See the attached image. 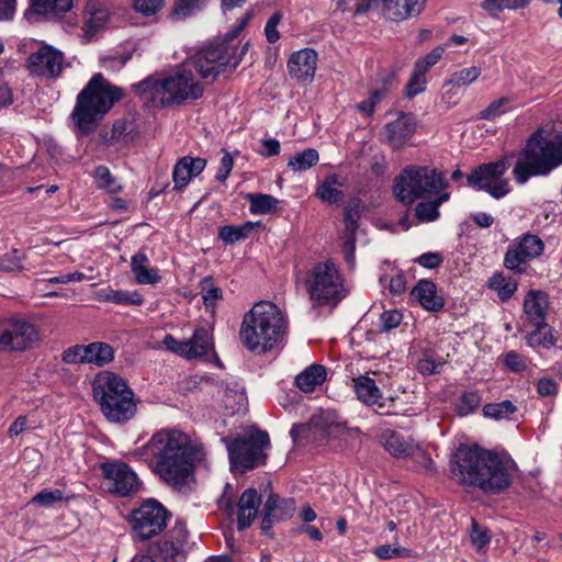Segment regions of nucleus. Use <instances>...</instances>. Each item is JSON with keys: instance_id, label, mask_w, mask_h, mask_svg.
<instances>
[{"instance_id": "nucleus-28", "label": "nucleus", "mask_w": 562, "mask_h": 562, "mask_svg": "<svg viewBox=\"0 0 562 562\" xmlns=\"http://www.w3.org/2000/svg\"><path fill=\"white\" fill-rule=\"evenodd\" d=\"M425 0H383V14L391 21H402L418 15Z\"/></svg>"}, {"instance_id": "nucleus-44", "label": "nucleus", "mask_w": 562, "mask_h": 562, "mask_svg": "<svg viewBox=\"0 0 562 562\" xmlns=\"http://www.w3.org/2000/svg\"><path fill=\"white\" fill-rule=\"evenodd\" d=\"M200 289L205 307L213 311L223 299L222 290L214 285L212 277H204L200 281Z\"/></svg>"}, {"instance_id": "nucleus-54", "label": "nucleus", "mask_w": 562, "mask_h": 562, "mask_svg": "<svg viewBox=\"0 0 562 562\" xmlns=\"http://www.w3.org/2000/svg\"><path fill=\"white\" fill-rule=\"evenodd\" d=\"M403 319V315L397 310L384 311L380 316V329L383 333H389L396 328Z\"/></svg>"}, {"instance_id": "nucleus-8", "label": "nucleus", "mask_w": 562, "mask_h": 562, "mask_svg": "<svg viewBox=\"0 0 562 562\" xmlns=\"http://www.w3.org/2000/svg\"><path fill=\"white\" fill-rule=\"evenodd\" d=\"M222 441L227 447L232 467L240 472L252 470L266 462L270 439L263 430H250L232 441L227 438H222Z\"/></svg>"}, {"instance_id": "nucleus-61", "label": "nucleus", "mask_w": 562, "mask_h": 562, "mask_svg": "<svg viewBox=\"0 0 562 562\" xmlns=\"http://www.w3.org/2000/svg\"><path fill=\"white\" fill-rule=\"evenodd\" d=\"M165 0H134L136 11L145 14H155L162 5Z\"/></svg>"}, {"instance_id": "nucleus-38", "label": "nucleus", "mask_w": 562, "mask_h": 562, "mask_svg": "<svg viewBox=\"0 0 562 562\" xmlns=\"http://www.w3.org/2000/svg\"><path fill=\"white\" fill-rule=\"evenodd\" d=\"M481 68L471 66L462 68L451 74L450 78L445 81V87H449L447 94H454L457 89L468 87L479 79L481 76Z\"/></svg>"}, {"instance_id": "nucleus-42", "label": "nucleus", "mask_w": 562, "mask_h": 562, "mask_svg": "<svg viewBox=\"0 0 562 562\" xmlns=\"http://www.w3.org/2000/svg\"><path fill=\"white\" fill-rule=\"evenodd\" d=\"M319 160L318 151L314 148H307L302 153H297L293 156L289 162L288 167L292 169L294 172H302L314 167Z\"/></svg>"}, {"instance_id": "nucleus-48", "label": "nucleus", "mask_w": 562, "mask_h": 562, "mask_svg": "<svg viewBox=\"0 0 562 562\" xmlns=\"http://www.w3.org/2000/svg\"><path fill=\"white\" fill-rule=\"evenodd\" d=\"M516 412L513 402L505 400L499 403H490L484 405L483 414L485 417L502 419Z\"/></svg>"}, {"instance_id": "nucleus-3", "label": "nucleus", "mask_w": 562, "mask_h": 562, "mask_svg": "<svg viewBox=\"0 0 562 562\" xmlns=\"http://www.w3.org/2000/svg\"><path fill=\"white\" fill-rule=\"evenodd\" d=\"M285 328L281 310L271 302L261 301L245 314L239 336L250 351L266 352L282 339Z\"/></svg>"}, {"instance_id": "nucleus-24", "label": "nucleus", "mask_w": 562, "mask_h": 562, "mask_svg": "<svg viewBox=\"0 0 562 562\" xmlns=\"http://www.w3.org/2000/svg\"><path fill=\"white\" fill-rule=\"evenodd\" d=\"M416 119L412 113L401 112L396 120L383 127L385 143L393 149L403 147L416 131Z\"/></svg>"}, {"instance_id": "nucleus-22", "label": "nucleus", "mask_w": 562, "mask_h": 562, "mask_svg": "<svg viewBox=\"0 0 562 562\" xmlns=\"http://www.w3.org/2000/svg\"><path fill=\"white\" fill-rule=\"evenodd\" d=\"M24 18L29 21H50L64 18L74 8V0H27Z\"/></svg>"}, {"instance_id": "nucleus-36", "label": "nucleus", "mask_w": 562, "mask_h": 562, "mask_svg": "<svg viewBox=\"0 0 562 562\" xmlns=\"http://www.w3.org/2000/svg\"><path fill=\"white\" fill-rule=\"evenodd\" d=\"M385 449L397 458H408L416 451L417 443L411 437L391 431L384 440Z\"/></svg>"}, {"instance_id": "nucleus-30", "label": "nucleus", "mask_w": 562, "mask_h": 562, "mask_svg": "<svg viewBox=\"0 0 562 562\" xmlns=\"http://www.w3.org/2000/svg\"><path fill=\"white\" fill-rule=\"evenodd\" d=\"M423 308L430 312H439L445 305L442 296L437 294V286L432 281L419 280L411 292Z\"/></svg>"}, {"instance_id": "nucleus-34", "label": "nucleus", "mask_w": 562, "mask_h": 562, "mask_svg": "<svg viewBox=\"0 0 562 562\" xmlns=\"http://www.w3.org/2000/svg\"><path fill=\"white\" fill-rule=\"evenodd\" d=\"M418 173L422 176L420 184L423 198L437 194L448 187L445 175L441 171H438L436 168L418 166Z\"/></svg>"}, {"instance_id": "nucleus-64", "label": "nucleus", "mask_w": 562, "mask_h": 562, "mask_svg": "<svg viewBox=\"0 0 562 562\" xmlns=\"http://www.w3.org/2000/svg\"><path fill=\"white\" fill-rule=\"evenodd\" d=\"M233 166H234L233 157L227 151H225L224 156L221 159V166L215 176L216 180H218L221 182L225 181L227 179V177L229 176V173L233 169Z\"/></svg>"}, {"instance_id": "nucleus-15", "label": "nucleus", "mask_w": 562, "mask_h": 562, "mask_svg": "<svg viewBox=\"0 0 562 562\" xmlns=\"http://www.w3.org/2000/svg\"><path fill=\"white\" fill-rule=\"evenodd\" d=\"M543 250L544 243L539 236L530 233L522 234L508 247L504 266L512 271L522 273L525 271L522 266L539 258Z\"/></svg>"}, {"instance_id": "nucleus-55", "label": "nucleus", "mask_w": 562, "mask_h": 562, "mask_svg": "<svg viewBox=\"0 0 562 562\" xmlns=\"http://www.w3.org/2000/svg\"><path fill=\"white\" fill-rule=\"evenodd\" d=\"M415 214L420 221L431 222L439 216V211L436 203L428 201L418 203Z\"/></svg>"}, {"instance_id": "nucleus-12", "label": "nucleus", "mask_w": 562, "mask_h": 562, "mask_svg": "<svg viewBox=\"0 0 562 562\" xmlns=\"http://www.w3.org/2000/svg\"><path fill=\"white\" fill-rule=\"evenodd\" d=\"M508 167L507 157L482 164L468 175V184L475 190L486 191L494 199H501L509 192L508 180L504 177Z\"/></svg>"}, {"instance_id": "nucleus-20", "label": "nucleus", "mask_w": 562, "mask_h": 562, "mask_svg": "<svg viewBox=\"0 0 562 562\" xmlns=\"http://www.w3.org/2000/svg\"><path fill=\"white\" fill-rule=\"evenodd\" d=\"M418 172V166H408L395 178L393 193L406 206L412 205L418 199H423L422 176Z\"/></svg>"}, {"instance_id": "nucleus-19", "label": "nucleus", "mask_w": 562, "mask_h": 562, "mask_svg": "<svg viewBox=\"0 0 562 562\" xmlns=\"http://www.w3.org/2000/svg\"><path fill=\"white\" fill-rule=\"evenodd\" d=\"M64 64L63 54L52 46L44 45L27 58V68L31 74L56 78L60 75Z\"/></svg>"}, {"instance_id": "nucleus-18", "label": "nucleus", "mask_w": 562, "mask_h": 562, "mask_svg": "<svg viewBox=\"0 0 562 562\" xmlns=\"http://www.w3.org/2000/svg\"><path fill=\"white\" fill-rule=\"evenodd\" d=\"M164 344L168 350L187 359H195L205 356L213 349V340L206 328H196L191 338L178 340L172 335H166Z\"/></svg>"}, {"instance_id": "nucleus-1", "label": "nucleus", "mask_w": 562, "mask_h": 562, "mask_svg": "<svg viewBox=\"0 0 562 562\" xmlns=\"http://www.w3.org/2000/svg\"><path fill=\"white\" fill-rule=\"evenodd\" d=\"M132 456L145 461L165 482L180 484L190 475L193 463L204 457V452L184 432L160 430L146 445L134 450Z\"/></svg>"}, {"instance_id": "nucleus-51", "label": "nucleus", "mask_w": 562, "mask_h": 562, "mask_svg": "<svg viewBox=\"0 0 562 562\" xmlns=\"http://www.w3.org/2000/svg\"><path fill=\"white\" fill-rule=\"evenodd\" d=\"M510 98L502 97L497 100H494L488 104V106L480 112L479 117L483 120H494L501 114L507 111V106L510 103Z\"/></svg>"}, {"instance_id": "nucleus-58", "label": "nucleus", "mask_w": 562, "mask_h": 562, "mask_svg": "<svg viewBox=\"0 0 562 562\" xmlns=\"http://www.w3.org/2000/svg\"><path fill=\"white\" fill-rule=\"evenodd\" d=\"M201 0H177L172 15L179 19L187 18L199 8Z\"/></svg>"}, {"instance_id": "nucleus-50", "label": "nucleus", "mask_w": 562, "mask_h": 562, "mask_svg": "<svg viewBox=\"0 0 562 562\" xmlns=\"http://www.w3.org/2000/svg\"><path fill=\"white\" fill-rule=\"evenodd\" d=\"M481 404V396L477 392H467L460 396L457 404V412L460 416L473 413Z\"/></svg>"}, {"instance_id": "nucleus-52", "label": "nucleus", "mask_w": 562, "mask_h": 562, "mask_svg": "<svg viewBox=\"0 0 562 562\" xmlns=\"http://www.w3.org/2000/svg\"><path fill=\"white\" fill-rule=\"evenodd\" d=\"M63 499V493L59 490H42L37 493L32 499V504H36L42 507H49L55 503H58Z\"/></svg>"}, {"instance_id": "nucleus-17", "label": "nucleus", "mask_w": 562, "mask_h": 562, "mask_svg": "<svg viewBox=\"0 0 562 562\" xmlns=\"http://www.w3.org/2000/svg\"><path fill=\"white\" fill-rule=\"evenodd\" d=\"M100 469L109 493L124 497L138 491L139 480L128 464L121 461L105 462Z\"/></svg>"}, {"instance_id": "nucleus-43", "label": "nucleus", "mask_w": 562, "mask_h": 562, "mask_svg": "<svg viewBox=\"0 0 562 562\" xmlns=\"http://www.w3.org/2000/svg\"><path fill=\"white\" fill-rule=\"evenodd\" d=\"M488 286L496 291L502 301H507L517 290V282L503 274H494L490 281Z\"/></svg>"}, {"instance_id": "nucleus-37", "label": "nucleus", "mask_w": 562, "mask_h": 562, "mask_svg": "<svg viewBox=\"0 0 562 562\" xmlns=\"http://www.w3.org/2000/svg\"><path fill=\"white\" fill-rule=\"evenodd\" d=\"M325 379V368L321 364H312L295 378V384L301 391L310 393L313 392L317 385H321Z\"/></svg>"}, {"instance_id": "nucleus-47", "label": "nucleus", "mask_w": 562, "mask_h": 562, "mask_svg": "<svg viewBox=\"0 0 562 562\" xmlns=\"http://www.w3.org/2000/svg\"><path fill=\"white\" fill-rule=\"evenodd\" d=\"M531 0H484L481 7L491 14L496 15L501 11L516 10L527 7Z\"/></svg>"}, {"instance_id": "nucleus-29", "label": "nucleus", "mask_w": 562, "mask_h": 562, "mask_svg": "<svg viewBox=\"0 0 562 562\" xmlns=\"http://www.w3.org/2000/svg\"><path fill=\"white\" fill-rule=\"evenodd\" d=\"M548 310V295L538 290H530L524 300V313L530 325L546 323Z\"/></svg>"}, {"instance_id": "nucleus-14", "label": "nucleus", "mask_w": 562, "mask_h": 562, "mask_svg": "<svg viewBox=\"0 0 562 562\" xmlns=\"http://www.w3.org/2000/svg\"><path fill=\"white\" fill-rule=\"evenodd\" d=\"M40 339L38 331L32 323L22 318L0 321V351H24L32 348Z\"/></svg>"}, {"instance_id": "nucleus-31", "label": "nucleus", "mask_w": 562, "mask_h": 562, "mask_svg": "<svg viewBox=\"0 0 562 562\" xmlns=\"http://www.w3.org/2000/svg\"><path fill=\"white\" fill-rule=\"evenodd\" d=\"M149 259L143 251L136 252L131 258V271L134 276L135 281L138 284H157L160 282L161 277L158 270L148 267Z\"/></svg>"}, {"instance_id": "nucleus-45", "label": "nucleus", "mask_w": 562, "mask_h": 562, "mask_svg": "<svg viewBox=\"0 0 562 562\" xmlns=\"http://www.w3.org/2000/svg\"><path fill=\"white\" fill-rule=\"evenodd\" d=\"M95 184L99 189H103L109 193H117L122 186L119 180L112 176L110 169L105 166H98L94 169Z\"/></svg>"}, {"instance_id": "nucleus-25", "label": "nucleus", "mask_w": 562, "mask_h": 562, "mask_svg": "<svg viewBox=\"0 0 562 562\" xmlns=\"http://www.w3.org/2000/svg\"><path fill=\"white\" fill-rule=\"evenodd\" d=\"M294 513L295 502L293 498H281L277 494L270 493L263 505L261 530L268 533L274 522L290 519Z\"/></svg>"}, {"instance_id": "nucleus-40", "label": "nucleus", "mask_w": 562, "mask_h": 562, "mask_svg": "<svg viewBox=\"0 0 562 562\" xmlns=\"http://www.w3.org/2000/svg\"><path fill=\"white\" fill-rule=\"evenodd\" d=\"M257 224L247 222L239 226L226 225L220 228L218 236L226 244H234L249 237Z\"/></svg>"}, {"instance_id": "nucleus-46", "label": "nucleus", "mask_w": 562, "mask_h": 562, "mask_svg": "<svg viewBox=\"0 0 562 562\" xmlns=\"http://www.w3.org/2000/svg\"><path fill=\"white\" fill-rule=\"evenodd\" d=\"M535 329L526 337L529 346L551 347L554 345L552 328L547 324L533 325Z\"/></svg>"}, {"instance_id": "nucleus-32", "label": "nucleus", "mask_w": 562, "mask_h": 562, "mask_svg": "<svg viewBox=\"0 0 562 562\" xmlns=\"http://www.w3.org/2000/svg\"><path fill=\"white\" fill-rule=\"evenodd\" d=\"M346 184V178L330 173L325 177L323 182L316 189V196L330 204H336L342 201L344 192L339 188Z\"/></svg>"}, {"instance_id": "nucleus-60", "label": "nucleus", "mask_w": 562, "mask_h": 562, "mask_svg": "<svg viewBox=\"0 0 562 562\" xmlns=\"http://www.w3.org/2000/svg\"><path fill=\"white\" fill-rule=\"evenodd\" d=\"M342 246L341 250L344 254V258L349 266V268H353L356 263V236L347 235L342 236Z\"/></svg>"}, {"instance_id": "nucleus-5", "label": "nucleus", "mask_w": 562, "mask_h": 562, "mask_svg": "<svg viewBox=\"0 0 562 562\" xmlns=\"http://www.w3.org/2000/svg\"><path fill=\"white\" fill-rule=\"evenodd\" d=\"M122 98V90L101 74L94 75L77 97L72 120L83 134L97 128L98 122Z\"/></svg>"}, {"instance_id": "nucleus-2", "label": "nucleus", "mask_w": 562, "mask_h": 562, "mask_svg": "<svg viewBox=\"0 0 562 562\" xmlns=\"http://www.w3.org/2000/svg\"><path fill=\"white\" fill-rule=\"evenodd\" d=\"M251 18L252 12H246L237 26L226 33L223 38L205 44L186 64V67L192 66L207 83L214 82L225 71L235 70L249 48V42L241 43L238 35Z\"/></svg>"}, {"instance_id": "nucleus-39", "label": "nucleus", "mask_w": 562, "mask_h": 562, "mask_svg": "<svg viewBox=\"0 0 562 562\" xmlns=\"http://www.w3.org/2000/svg\"><path fill=\"white\" fill-rule=\"evenodd\" d=\"M246 199L250 204L249 211L252 214H269L273 212L279 204V200L270 194L248 193Z\"/></svg>"}, {"instance_id": "nucleus-63", "label": "nucleus", "mask_w": 562, "mask_h": 562, "mask_svg": "<svg viewBox=\"0 0 562 562\" xmlns=\"http://www.w3.org/2000/svg\"><path fill=\"white\" fill-rule=\"evenodd\" d=\"M505 366L513 372H522L527 369L526 361L516 351H509L505 355Z\"/></svg>"}, {"instance_id": "nucleus-9", "label": "nucleus", "mask_w": 562, "mask_h": 562, "mask_svg": "<svg viewBox=\"0 0 562 562\" xmlns=\"http://www.w3.org/2000/svg\"><path fill=\"white\" fill-rule=\"evenodd\" d=\"M306 284L311 300L317 305H337L348 294L337 266L330 260L316 263Z\"/></svg>"}, {"instance_id": "nucleus-35", "label": "nucleus", "mask_w": 562, "mask_h": 562, "mask_svg": "<svg viewBox=\"0 0 562 562\" xmlns=\"http://www.w3.org/2000/svg\"><path fill=\"white\" fill-rule=\"evenodd\" d=\"M85 363L103 367L114 359V349L106 342L94 341L83 345Z\"/></svg>"}, {"instance_id": "nucleus-10", "label": "nucleus", "mask_w": 562, "mask_h": 562, "mask_svg": "<svg viewBox=\"0 0 562 562\" xmlns=\"http://www.w3.org/2000/svg\"><path fill=\"white\" fill-rule=\"evenodd\" d=\"M491 451L476 445H460L453 453L450 465L452 479L459 485L477 488Z\"/></svg>"}, {"instance_id": "nucleus-21", "label": "nucleus", "mask_w": 562, "mask_h": 562, "mask_svg": "<svg viewBox=\"0 0 562 562\" xmlns=\"http://www.w3.org/2000/svg\"><path fill=\"white\" fill-rule=\"evenodd\" d=\"M418 172V166H408L395 178L393 193L406 206L412 205L418 199H423L422 176Z\"/></svg>"}, {"instance_id": "nucleus-23", "label": "nucleus", "mask_w": 562, "mask_h": 562, "mask_svg": "<svg viewBox=\"0 0 562 562\" xmlns=\"http://www.w3.org/2000/svg\"><path fill=\"white\" fill-rule=\"evenodd\" d=\"M318 55L312 48H304L291 54L288 70L292 79L301 85L312 82L317 68Z\"/></svg>"}, {"instance_id": "nucleus-57", "label": "nucleus", "mask_w": 562, "mask_h": 562, "mask_svg": "<svg viewBox=\"0 0 562 562\" xmlns=\"http://www.w3.org/2000/svg\"><path fill=\"white\" fill-rule=\"evenodd\" d=\"M443 52L445 48L442 46H437L425 57L417 59L415 65L428 72V70L440 60Z\"/></svg>"}, {"instance_id": "nucleus-4", "label": "nucleus", "mask_w": 562, "mask_h": 562, "mask_svg": "<svg viewBox=\"0 0 562 562\" xmlns=\"http://www.w3.org/2000/svg\"><path fill=\"white\" fill-rule=\"evenodd\" d=\"M561 165L562 135L547 138L537 130L519 153L513 175L517 183L524 184L531 177L548 176Z\"/></svg>"}, {"instance_id": "nucleus-11", "label": "nucleus", "mask_w": 562, "mask_h": 562, "mask_svg": "<svg viewBox=\"0 0 562 562\" xmlns=\"http://www.w3.org/2000/svg\"><path fill=\"white\" fill-rule=\"evenodd\" d=\"M132 536L136 541H146L159 535L167 526L168 510L156 499L143 502L131 514Z\"/></svg>"}, {"instance_id": "nucleus-56", "label": "nucleus", "mask_w": 562, "mask_h": 562, "mask_svg": "<svg viewBox=\"0 0 562 562\" xmlns=\"http://www.w3.org/2000/svg\"><path fill=\"white\" fill-rule=\"evenodd\" d=\"M282 18V13L277 11L269 18V20L266 23L265 35L270 44L276 43L280 38L278 25L280 24Z\"/></svg>"}, {"instance_id": "nucleus-33", "label": "nucleus", "mask_w": 562, "mask_h": 562, "mask_svg": "<svg viewBox=\"0 0 562 562\" xmlns=\"http://www.w3.org/2000/svg\"><path fill=\"white\" fill-rule=\"evenodd\" d=\"M352 382L358 400L369 406L376 404L381 409L385 407V404L380 402L381 393L373 379L360 375L352 379Z\"/></svg>"}, {"instance_id": "nucleus-7", "label": "nucleus", "mask_w": 562, "mask_h": 562, "mask_svg": "<svg viewBox=\"0 0 562 562\" xmlns=\"http://www.w3.org/2000/svg\"><path fill=\"white\" fill-rule=\"evenodd\" d=\"M134 92L146 102L161 106L180 104L188 99H199L203 87L195 81L190 69H182L161 80L148 78L134 86Z\"/></svg>"}, {"instance_id": "nucleus-59", "label": "nucleus", "mask_w": 562, "mask_h": 562, "mask_svg": "<svg viewBox=\"0 0 562 562\" xmlns=\"http://www.w3.org/2000/svg\"><path fill=\"white\" fill-rule=\"evenodd\" d=\"M83 345H75V346H71L69 348H67L66 350H64L63 355H61V360L63 362L65 363H68V364H83L85 363V358H83Z\"/></svg>"}, {"instance_id": "nucleus-16", "label": "nucleus", "mask_w": 562, "mask_h": 562, "mask_svg": "<svg viewBox=\"0 0 562 562\" xmlns=\"http://www.w3.org/2000/svg\"><path fill=\"white\" fill-rule=\"evenodd\" d=\"M187 543V527L177 521L164 538L150 546L149 553L157 562H181L186 559Z\"/></svg>"}, {"instance_id": "nucleus-62", "label": "nucleus", "mask_w": 562, "mask_h": 562, "mask_svg": "<svg viewBox=\"0 0 562 562\" xmlns=\"http://www.w3.org/2000/svg\"><path fill=\"white\" fill-rule=\"evenodd\" d=\"M471 541L477 549H482L490 542L487 531L481 528L475 519H472Z\"/></svg>"}, {"instance_id": "nucleus-49", "label": "nucleus", "mask_w": 562, "mask_h": 562, "mask_svg": "<svg viewBox=\"0 0 562 562\" xmlns=\"http://www.w3.org/2000/svg\"><path fill=\"white\" fill-rule=\"evenodd\" d=\"M426 71L414 65L411 78L406 85V97L414 98L426 88Z\"/></svg>"}, {"instance_id": "nucleus-6", "label": "nucleus", "mask_w": 562, "mask_h": 562, "mask_svg": "<svg viewBox=\"0 0 562 562\" xmlns=\"http://www.w3.org/2000/svg\"><path fill=\"white\" fill-rule=\"evenodd\" d=\"M92 395L103 416L111 423L125 424L137 411L134 392L117 374L103 371L92 382Z\"/></svg>"}, {"instance_id": "nucleus-13", "label": "nucleus", "mask_w": 562, "mask_h": 562, "mask_svg": "<svg viewBox=\"0 0 562 562\" xmlns=\"http://www.w3.org/2000/svg\"><path fill=\"white\" fill-rule=\"evenodd\" d=\"M515 471L516 464L509 457L491 451L477 490L487 495L499 494L512 485Z\"/></svg>"}, {"instance_id": "nucleus-27", "label": "nucleus", "mask_w": 562, "mask_h": 562, "mask_svg": "<svg viewBox=\"0 0 562 562\" xmlns=\"http://www.w3.org/2000/svg\"><path fill=\"white\" fill-rule=\"evenodd\" d=\"M206 166L203 158H192L190 156L182 157L173 167L172 178L176 190L187 187L191 178L200 175Z\"/></svg>"}, {"instance_id": "nucleus-53", "label": "nucleus", "mask_w": 562, "mask_h": 562, "mask_svg": "<svg viewBox=\"0 0 562 562\" xmlns=\"http://www.w3.org/2000/svg\"><path fill=\"white\" fill-rule=\"evenodd\" d=\"M247 398L243 391L226 389L225 395L223 398L224 405L227 409H231L232 413L239 411L246 403Z\"/></svg>"}, {"instance_id": "nucleus-41", "label": "nucleus", "mask_w": 562, "mask_h": 562, "mask_svg": "<svg viewBox=\"0 0 562 562\" xmlns=\"http://www.w3.org/2000/svg\"><path fill=\"white\" fill-rule=\"evenodd\" d=\"M102 300L119 305H134L139 306L143 304V296L137 291L128 292L123 290H108L102 294Z\"/></svg>"}, {"instance_id": "nucleus-26", "label": "nucleus", "mask_w": 562, "mask_h": 562, "mask_svg": "<svg viewBox=\"0 0 562 562\" xmlns=\"http://www.w3.org/2000/svg\"><path fill=\"white\" fill-rule=\"evenodd\" d=\"M261 497L256 488H247L237 503V528L245 530L252 524L258 515Z\"/></svg>"}]
</instances>
